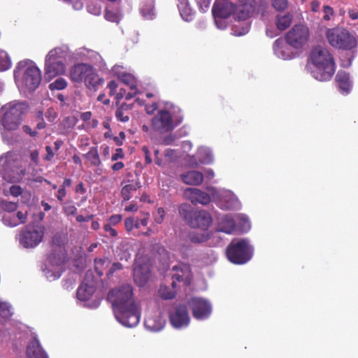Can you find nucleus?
Segmentation results:
<instances>
[{
  "instance_id": "0e129e2a",
  "label": "nucleus",
  "mask_w": 358,
  "mask_h": 358,
  "mask_svg": "<svg viewBox=\"0 0 358 358\" xmlns=\"http://www.w3.org/2000/svg\"><path fill=\"white\" fill-rule=\"evenodd\" d=\"M66 194V189H64V188H59L56 196L59 201H62L64 198L65 197Z\"/></svg>"
},
{
  "instance_id": "603ef678",
  "label": "nucleus",
  "mask_w": 358,
  "mask_h": 358,
  "mask_svg": "<svg viewBox=\"0 0 358 358\" xmlns=\"http://www.w3.org/2000/svg\"><path fill=\"white\" fill-rule=\"evenodd\" d=\"M201 10L205 11L210 5V0H196Z\"/></svg>"
},
{
  "instance_id": "2f4dec72",
  "label": "nucleus",
  "mask_w": 358,
  "mask_h": 358,
  "mask_svg": "<svg viewBox=\"0 0 358 358\" xmlns=\"http://www.w3.org/2000/svg\"><path fill=\"white\" fill-rule=\"evenodd\" d=\"M68 242V238L66 233L57 232L52 238V245L58 247L59 249L64 246Z\"/></svg>"
},
{
  "instance_id": "de8ad7c7",
  "label": "nucleus",
  "mask_w": 358,
  "mask_h": 358,
  "mask_svg": "<svg viewBox=\"0 0 358 358\" xmlns=\"http://www.w3.org/2000/svg\"><path fill=\"white\" fill-rule=\"evenodd\" d=\"M9 193L14 197H17L22 193V189L19 185H12L9 189Z\"/></svg>"
},
{
  "instance_id": "4d7b16f0",
  "label": "nucleus",
  "mask_w": 358,
  "mask_h": 358,
  "mask_svg": "<svg viewBox=\"0 0 358 358\" xmlns=\"http://www.w3.org/2000/svg\"><path fill=\"white\" fill-rule=\"evenodd\" d=\"M124 157V153L121 148H117L115 154L112 155L111 159L112 161H116L118 159H122Z\"/></svg>"
},
{
  "instance_id": "5701e85b",
  "label": "nucleus",
  "mask_w": 358,
  "mask_h": 358,
  "mask_svg": "<svg viewBox=\"0 0 358 358\" xmlns=\"http://www.w3.org/2000/svg\"><path fill=\"white\" fill-rule=\"evenodd\" d=\"M235 229V222L229 215L220 217L218 220L217 231L231 234Z\"/></svg>"
},
{
  "instance_id": "774afa93",
  "label": "nucleus",
  "mask_w": 358,
  "mask_h": 358,
  "mask_svg": "<svg viewBox=\"0 0 358 358\" xmlns=\"http://www.w3.org/2000/svg\"><path fill=\"white\" fill-rule=\"evenodd\" d=\"M348 14H349V16H350L352 20H357V19H358V10H355V9H350V10H348Z\"/></svg>"
},
{
  "instance_id": "864d4df0",
  "label": "nucleus",
  "mask_w": 358,
  "mask_h": 358,
  "mask_svg": "<svg viewBox=\"0 0 358 358\" xmlns=\"http://www.w3.org/2000/svg\"><path fill=\"white\" fill-rule=\"evenodd\" d=\"M157 213L158 216L155 218V222L158 224H160L164 220L165 212L162 208H159L157 210Z\"/></svg>"
},
{
  "instance_id": "9b49d317",
  "label": "nucleus",
  "mask_w": 358,
  "mask_h": 358,
  "mask_svg": "<svg viewBox=\"0 0 358 358\" xmlns=\"http://www.w3.org/2000/svg\"><path fill=\"white\" fill-rule=\"evenodd\" d=\"M178 123H175L167 110H160L152 119V128L156 132L164 134L172 131Z\"/></svg>"
},
{
  "instance_id": "a211bd4d",
  "label": "nucleus",
  "mask_w": 358,
  "mask_h": 358,
  "mask_svg": "<svg viewBox=\"0 0 358 358\" xmlns=\"http://www.w3.org/2000/svg\"><path fill=\"white\" fill-rule=\"evenodd\" d=\"M212 218L210 214L206 210L195 212L189 225L194 228L206 229L211 224Z\"/></svg>"
},
{
  "instance_id": "20e7f679",
  "label": "nucleus",
  "mask_w": 358,
  "mask_h": 358,
  "mask_svg": "<svg viewBox=\"0 0 358 358\" xmlns=\"http://www.w3.org/2000/svg\"><path fill=\"white\" fill-rule=\"evenodd\" d=\"M15 79L20 78L22 87L32 92L40 85L41 73L40 69L29 60L21 61L14 71Z\"/></svg>"
},
{
  "instance_id": "052dcab7",
  "label": "nucleus",
  "mask_w": 358,
  "mask_h": 358,
  "mask_svg": "<svg viewBox=\"0 0 358 358\" xmlns=\"http://www.w3.org/2000/svg\"><path fill=\"white\" fill-rule=\"evenodd\" d=\"M142 150L145 155V162L147 164H150L152 162V159L150 157L148 148L146 146H143L142 148Z\"/></svg>"
},
{
  "instance_id": "dca6fc26",
  "label": "nucleus",
  "mask_w": 358,
  "mask_h": 358,
  "mask_svg": "<svg viewBox=\"0 0 358 358\" xmlns=\"http://www.w3.org/2000/svg\"><path fill=\"white\" fill-rule=\"evenodd\" d=\"M255 10V0H245L243 3L234 6V16L238 20H245Z\"/></svg>"
},
{
  "instance_id": "0eeeda50",
  "label": "nucleus",
  "mask_w": 358,
  "mask_h": 358,
  "mask_svg": "<svg viewBox=\"0 0 358 358\" xmlns=\"http://www.w3.org/2000/svg\"><path fill=\"white\" fill-rule=\"evenodd\" d=\"M227 255L230 262L237 264H243L250 259L252 248L245 239L234 240L228 246Z\"/></svg>"
},
{
  "instance_id": "a878e982",
  "label": "nucleus",
  "mask_w": 358,
  "mask_h": 358,
  "mask_svg": "<svg viewBox=\"0 0 358 358\" xmlns=\"http://www.w3.org/2000/svg\"><path fill=\"white\" fill-rule=\"evenodd\" d=\"M287 47L285 45L282 38H278L273 43V50L275 55L283 59H291V55L287 52Z\"/></svg>"
},
{
  "instance_id": "a18cd8bd",
  "label": "nucleus",
  "mask_w": 358,
  "mask_h": 358,
  "mask_svg": "<svg viewBox=\"0 0 358 358\" xmlns=\"http://www.w3.org/2000/svg\"><path fill=\"white\" fill-rule=\"evenodd\" d=\"M63 211L66 215H75L77 212V208L71 203H65L63 206Z\"/></svg>"
},
{
  "instance_id": "423d86ee",
  "label": "nucleus",
  "mask_w": 358,
  "mask_h": 358,
  "mask_svg": "<svg viewBox=\"0 0 358 358\" xmlns=\"http://www.w3.org/2000/svg\"><path fill=\"white\" fill-rule=\"evenodd\" d=\"M326 36L329 43L336 49L350 50L357 45L355 35L343 28L329 29L327 31Z\"/></svg>"
},
{
  "instance_id": "7c9ffc66",
  "label": "nucleus",
  "mask_w": 358,
  "mask_h": 358,
  "mask_svg": "<svg viewBox=\"0 0 358 358\" xmlns=\"http://www.w3.org/2000/svg\"><path fill=\"white\" fill-rule=\"evenodd\" d=\"M292 20V16L289 13L283 15H278L276 17V27L280 31L286 29Z\"/></svg>"
},
{
  "instance_id": "e433bc0d",
  "label": "nucleus",
  "mask_w": 358,
  "mask_h": 358,
  "mask_svg": "<svg viewBox=\"0 0 358 358\" xmlns=\"http://www.w3.org/2000/svg\"><path fill=\"white\" fill-rule=\"evenodd\" d=\"M66 86H67L66 81L62 78H59L56 80H55L53 83H52L49 85V88L51 90H61L64 89Z\"/></svg>"
},
{
  "instance_id": "c85d7f7f",
  "label": "nucleus",
  "mask_w": 358,
  "mask_h": 358,
  "mask_svg": "<svg viewBox=\"0 0 358 358\" xmlns=\"http://www.w3.org/2000/svg\"><path fill=\"white\" fill-rule=\"evenodd\" d=\"M178 7L182 19L185 21H190L192 20V10L189 7L187 0H180Z\"/></svg>"
},
{
  "instance_id": "3c124183",
  "label": "nucleus",
  "mask_w": 358,
  "mask_h": 358,
  "mask_svg": "<svg viewBox=\"0 0 358 358\" xmlns=\"http://www.w3.org/2000/svg\"><path fill=\"white\" fill-rule=\"evenodd\" d=\"M323 12L324 13V19L325 20H329L330 19V16L334 13L333 8L329 6H324L323 8Z\"/></svg>"
},
{
  "instance_id": "2eb2a0df",
  "label": "nucleus",
  "mask_w": 358,
  "mask_h": 358,
  "mask_svg": "<svg viewBox=\"0 0 358 358\" xmlns=\"http://www.w3.org/2000/svg\"><path fill=\"white\" fill-rule=\"evenodd\" d=\"M215 24L218 25V19H226L231 14L234 15V6L231 2L216 1L212 9Z\"/></svg>"
},
{
  "instance_id": "58836bf2",
  "label": "nucleus",
  "mask_w": 358,
  "mask_h": 358,
  "mask_svg": "<svg viewBox=\"0 0 358 358\" xmlns=\"http://www.w3.org/2000/svg\"><path fill=\"white\" fill-rule=\"evenodd\" d=\"M122 81L129 86L131 90H136V83L134 76L130 74L123 75L122 77Z\"/></svg>"
},
{
  "instance_id": "ea45409f",
  "label": "nucleus",
  "mask_w": 358,
  "mask_h": 358,
  "mask_svg": "<svg viewBox=\"0 0 358 358\" xmlns=\"http://www.w3.org/2000/svg\"><path fill=\"white\" fill-rule=\"evenodd\" d=\"M271 3L273 8L278 11L284 10L288 6L287 0H271Z\"/></svg>"
},
{
  "instance_id": "49530a36",
  "label": "nucleus",
  "mask_w": 358,
  "mask_h": 358,
  "mask_svg": "<svg viewBox=\"0 0 358 358\" xmlns=\"http://www.w3.org/2000/svg\"><path fill=\"white\" fill-rule=\"evenodd\" d=\"M105 18L107 20L113 22H118L119 20H120V16L117 13L108 10L105 13Z\"/></svg>"
},
{
  "instance_id": "79ce46f5",
  "label": "nucleus",
  "mask_w": 358,
  "mask_h": 358,
  "mask_svg": "<svg viewBox=\"0 0 358 358\" xmlns=\"http://www.w3.org/2000/svg\"><path fill=\"white\" fill-rule=\"evenodd\" d=\"M1 207L4 210L8 212H13L17 209V204L16 202L2 201Z\"/></svg>"
},
{
  "instance_id": "6e6d98bb",
  "label": "nucleus",
  "mask_w": 358,
  "mask_h": 358,
  "mask_svg": "<svg viewBox=\"0 0 358 358\" xmlns=\"http://www.w3.org/2000/svg\"><path fill=\"white\" fill-rule=\"evenodd\" d=\"M45 150L47 152V155L44 157V160L50 161L54 157V152L50 146L47 145L45 147Z\"/></svg>"
},
{
  "instance_id": "e2e57ef3",
  "label": "nucleus",
  "mask_w": 358,
  "mask_h": 358,
  "mask_svg": "<svg viewBox=\"0 0 358 358\" xmlns=\"http://www.w3.org/2000/svg\"><path fill=\"white\" fill-rule=\"evenodd\" d=\"M141 12L142 13L143 15L147 17H151L152 15H153L152 13V8L150 7L149 9H147L144 7L141 8Z\"/></svg>"
},
{
  "instance_id": "8fccbe9b",
  "label": "nucleus",
  "mask_w": 358,
  "mask_h": 358,
  "mask_svg": "<svg viewBox=\"0 0 358 358\" xmlns=\"http://www.w3.org/2000/svg\"><path fill=\"white\" fill-rule=\"evenodd\" d=\"M103 229L110 236L115 237L117 235V231L113 229L109 224H105Z\"/></svg>"
},
{
  "instance_id": "cd10ccee",
  "label": "nucleus",
  "mask_w": 358,
  "mask_h": 358,
  "mask_svg": "<svg viewBox=\"0 0 358 358\" xmlns=\"http://www.w3.org/2000/svg\"><path fill=\"white\" fill-rule=\"evenodd\" d=\"M139 181L133 182L131 184L126 185L121 189V195L124 201H129L131 197V192L141 187Z\"/></svg>"
},
{
  "instance_id": "338daca9",
  "label": "nucleus",
  "mask_w": 358,
  "mask_h": 358,
  "mask_svg": "<svg viewBox=\"0 0 358 358\" xmlns=\"http://www.w3.org/2000/svg\"><path fill=\"white\" fill-rule=\"evenodd\" d=\"M38 150H33L31 152V155H30V157H31V159L35 163V164H38Z\"/></svg>"
},
{
  "instance_id": "680f3d73",
  "label": "nucleus",
  "mask_w": 358,
  "mask_h": 358,
  "mask_svg": "<svg viewBox=\"0 0 358 358\" xmlns=\"http://www.w3.org/2000/svg\"><path fill=\"white\" fill-rule=\"evenodd\" d=\"M175 138H174V136H172V135H167L166 136H165L163 140H162V144L164 145H171L173 141H174Z\"/></svg>"
},
{
  "instance_id": "bb28decb",
  "label": "nucleus",
  "mask_w": 358,
  "mask_h": 358,
  "mask_svg": "<svg viewBox=\"0 0 358 358\" xmlns=\"http://www.w3.org/2000/svg\"><path fill=\"white\" fill-rule=\"evenodd\" d=\"M84 82L89 89H95L103 83V80L99 77L94 69L92 67L89 75Z\"/></svg>"
},
{
  "instance_id": "4468645a",
  "label": "nucleus",
  "mask_w": 358,
  "mask_h": 358,
  "mask_svg": "<svg viewBox=\"0 0 358 358\" xmlns=\"http://www.w3.org/2000/svg\"><path fill=\"white\" fill-rule=\"evenodd\" d=\"M173 271L175 273L172 275L171 286L175 288L176 286V281L183 282L185 286H187L191 282V271L189 266L185 264H178L173 266Z\"/></svg>"
},
{
  "instance_id": "aec40b11",
  "label": "nucleus",
  "mask_w": 358,
  "mask_h": 358,
  "mask_svg": "<svg viewBox=\"0 0 358 358\" xmlns=\"http://www.w3.org/2000/svg\"><path fill=\"white\" fill-rule=\"evenodd\" d=\"M27 358H48V354L36 337L29 342L27 346Z\"/></svg>"
},
{
  "instance_id": "f03ea898",
  "label": "nucleus",
  "mask_w": 358,
  "mask_h": 358,
  "mask_svg": "<svg viewBox=\"0 0 358 358\" xmlns=\"http://www.w3.org/2000/svg\"><path fill=\"white\" fill-rule=\"evenodd\" d=\"M310 60L315 66L313 76L317 80H330L335 73V62L329 50L322 46L313 48L310 53Z\"/></svg>"
},
{
  "instance_id": "39448f33",
  "label": "nucleus",
  "mask_w": 358,
  "mask_h": 358,
  "mask_svg": "<svg viewBox=\"0 0 358 358\" xmlns=\"http://www.w3.org/2000/svg\"><path fill=\"white\" fill-rule=\"evenodd\" d=\"M69 53L67 47H57L51 50L45 57V79L48 81L65 71L64 60Z\"/></svg>"
},
{
  "instance_id": "1a4fd4ad",
  "label": "nucleus",
  "mask_w": 358,
  "mask_h": 358,
  "mask_svg": "<svg viewBox=\"0 0 358 358\" xmlns=\"http://www.w3.org/2000/svg\"><path fill=\"white\" fill-rule=\"evenodd\" d=\"M44 227L41 226H27L21 229L18 236L20 245L24 248H35L42 242Z\"/></svg>"
},
{
  "instance_id": "bf43d9fd",
  "label": "nucleus",
  "mask_w": 358,
  "mask_h": 358,
  "mask_svg": "<svg viewBox=\"0 0 358 358\" xmlns=\"http://www.w3.org/2000/svg\"><path fill=\"white\" fill-rule=\"evenodd\" d=\"M143 215L144 216H143V218H141V219H136V220H138V222L139 227L141 226L145 227L148 224V218L150 217V215H149V213H144Z\"/></svg>"
},
{
  "instance_id": "4be33fe9",
  "label": "nucleus",
  "mask_w": 358,
  "mask_h": 358,
  "mask_svg": "<svg viewBox=\"0 0 358 358\" xmlns=\"http://www.w3.org/2000/svg\"><path fill=\"white\" fill-rule=\"evenodd\" d=\"M89 273H86L85 281L87 280ZM95 292V286L93 282H83L78 288L77 297L80 301L88 300Z\"/></svg>"
},
{
  "instance_id": "f257e3e1",
  "label": "nucleus",
  "mask_w": 358,
  "mask_h": 358,
  "mask_svg": "<svg viewBox=\"0 0 358 358\" xmlns=\"http://www.w3.org/2000/svg\"><path fill=\"white\" fill-rule=\"evenodd\" d=\"M133 290L129 285H124L111 290L108 299L113 307L117 320L123 326L133 327L140 320V310L132 298Z\"/></svg>"
},
{
  "instance_id": "c03bdc74",
  "label": "nucleus",
  "mask_w": 358,
  "mask_h": 358,
  "mask_svg": "<svg viewBox=\"0 0 358 358\" xmlns=\"http://www.w3.org/2000/svg\"><path fill=\"white\" fill-rule=\"evenodd\" d=\"M153 323L154 320L151 318H148L145 321V325L146 328L149 329L150 330L153 331H157L162 329V324H159L158 325H155Z\"/></svg>"
},
{
  "instance_id": "f8f14e48",
  "label": "nucleus",
  "mask_w": 358,
  "mask_h": 358,
  "mask_svg": "<svg viewBox=\"0 0 358 358\" xmlns=\"http://www.w3.org/2000/svg\"><path fill=\"white\" fill-rule=\"evenodd\" d=\"M188 304L194 317L197 320H205L211 314L212 306L209 301L204 299L192 298L189 301Z\"/></svg>"
},
{
  "instance_id": "72a5a7b5",
  "label": "nucleus",
  "mask_w": 358,
  "mask_h": 358,
  "mask_svg": "<svg viewBox=\"0 0 358 358\" xmlns=\"http://www.w3.org/2000/svg\"><path fill=\"white\" fill-rule=\"evenodd\" d=\"M110 264L108 259H96L94 260V269L99 276L103 274V271L108 268Z\"/></svg>"
},
{
  "instance_id": "ddd939ff",
  "label": "nucleus",
  "mask_w": 358,
  "mask_h": 358,
  "mask_svg": "<svg viewBox=\"0 0 358 358\" xmlns=\"http://www.w3.org/2000/svg\"><path fill=\"white\" fill-rule=\"evenodd\" d=\"M190 321L187 307L184 305L177 306L170 314V322L173 327L177 329L187 327Z\"/></svg>"
},
{
  "instance_id": "c9c22d12",
  "label": "nucleus",
  "mask_w": 358,
  "mask_h": 358,
  "mask_svg": "<svg viewBox=\"0 0 358 358\" xmlns=\"http://www.w3.org/2000/svg\"><path fill=\"white\" fill-rule=\"evenodd\" d=\"M13 314L12 308L10 304L0 300V315L7 318Z\"/></svg>"
},
{
  "instance_id": "13d9d810",
  "label": "nucleus",
  "mask_w": 358,
  "mask_h": 358,
  "mask_svg": "<svg viewBox=\"0 0 358 358\" xmlns=\"http://www.w3.org/2000/svg\"><path fill=\"white\" fill-rule=\"evenodd\" d=\"M122 268V265L120 263H113L109 269L108 275H112L115 271Z\"/></svg>"
},
{
  "instance_id": "393cba45",
  "label": "nucleus",
  "mask_w": 358,
  "mask_h": 358,
  "mask_svg": "<svg viewBox=\"0 0 358 358\" xmlns=\"http://www.w3.org/2000/svg\"><path fill=\"white\" fill-rule=\"evenodd\" d=\"M150 276L149 268L147 266H136L134 268V278L139 286H143Z\"/></svg>"
},
{
  "instance_id": "09e8293b",
  "label": "nucleus",
  "mask_w": 358,
  "mask_h": 358,
  "mask_svg": "<svg viewBox=\"0 0 358 358\" xmlns=\"http://www.w3.org/2000/svg\"><path fill=\"white\" fill-rule=\"evenodd\" d=\"M17 217L18 218L19 222H15L13 224H10V225L11 227H15V226H17L18 224H20L21 223H24L26 222V220H27V214L22 213V211H18L17 213Z\"/></svg>"
},
{
  "instance_id": "4c0bfd02",
  "label": "nucleus",
  "mask_w": 358,
  "mask_h": 358,
  "mask_svg": "<svg viewBox=\"0 0 358 358\" xmlns=\"http://www.w3.org/2000/svg\"><path fill=\"white\" fill-rule=\"evenodd\" d=\"M128 108L127 105H121L120 108H118L115 112V116L117 119L122 122H127L129 120V117L128 114H126L124 110V108Z\"/></svg>"
},
{
  "instance_id": "f3484780",
  "label": "nucleus",
  "mask_w": 358,
  "mask_h": 358,
  "mask_svg": "<svg viewBox=\"0 0 358 358\" xmlns=\"http://www.w3.org/2000/svg\"><path fill=\"white\" fill-rule=\"evenodd\" d=\"M185 194L193 204L200 203L206 205L210 201V197L208 194L197 188H187Z\"/></svg>"
},
{
  "instance_id": "9d476101",
  "label": "nucleus",
  "mask_w": 358,
  "mask_h": 358,
  "mask_svg": "<svg viewBox=\"0 0 358 358\" xmlns=\"http://www.w3.org/2000/svg\"><path fill=\"white\" fill-rule=\"evenodd\" d=\"M310 31L305 24L294 25L286 34L287 43L292 47L299 49L306 44L309 39Z\"/></svg>"
},
{
  "instance_id": "c756f323",
  "label": "nucleus",
  "mask_w": 358,
  "mask_h": 358,
  "mask_svg": "<svg viewBox=\"0 0 358 358\" xmlns=\"http://www.w3.org/2000/svg\"><path fill=\"white\" fill-rule=\"evenodd\" d=\"M178 212L180 216L189 224L194 213L192 212V206L187 203H182L179 206Z\"/></svg>"
},
{
  "instance_id": "69168bd1",
  "label": "nucleus",
  "mask_w": 358,
  "mask_h": 358,
  "mask_svg": "<svg viewBox=\"0 0 358 358\" xmlns=\"http://www.w3.org/2000/svg\"><path fill=\"white\" fill-rule=\"evenodd\" d=\"M158 105L157 103H153L150 106H146L145 110L148 114H152L157 110Z\"/></svg>"
},
{
  "instance_id": "f704fd0d",
  "label": "nucleus",
  "mask_w": 358,
  "mask_h": 358,
  "mask_svg": "<svg viewBox=\"0 0 358 358\" xmlns=\"http://www.w3.org/2000/svg\"><path fill=\"white\" fill-rule=\"evenodd\" d=\"M199 160L202 163H210L213 161V157L210 151L206 148H201L198 152Z\"/></svg>"
},
{
  "instance_id": "6ab92c4d",
  "label": "nucleus",
  "mask_w": 358,
  "mask_h": 358,
  "mask_svg": "<svg viewBox=\"0 0 358 358\" xmlns=\"http://www.w3.org/2000/svg\"><path fill=\"white\" fill-rule=\"evenodd\" d=\"M92 66L86 64H76L71 70V78L76 83L85 81L89 75Z\"/></svg>"
},
{
  "instance_id": "a19ab883",
  "label": "nucleus",
  "mask_w": 358,
  "mask_h": 358,
  "mask_svg": "<svg viewBox=\"0 0 358 358\" xmlns=\"http://www.w3.org/2000/svg\"><path fill=\"white\" fill-rule=\"evenodd\" d=\"M168 287L166 286H161L159 289V293L160 296L165 299H171L175 296V293L171 291L168 290Z\"/></svg>"
},
{
  "instance_id": "473e14b6",
  "label": "nucleus",
  "mask_w": 358,
  "mask_h": 358,
  "mask_svg": "<svg viewBox=\"0 0 358 358\" xmlns=\"http://www.w3.org/2000/svg\"><path fill=\"white\" fill-rule=\"evenodd\" d=\"M85 157L93 166H99L101 163L96 148H91Z\"/></svg>"
},
{
  "instance_id": "5fc2aeb1",
  "label": "nucleus",
  "mask_w": 358,
  "mask_h": 358,
  "mask_svg": "<svg viewBox=\"0 0 358 358\" xmlns=\"http://www.w3.org/2000/svg\"><path fill=\"white\" fill-rule=\"evenodd\" d=\"M250 29V24L246 23L244 27H243L242 31H238L237 29H234V35L236 36H242L247 34Z\"/></svg>"
},
{
  "instance_id": "412c9836",
  "label": "nucleus",
  "mask_w": 358,
  "mask_h": 358,
  "mask_svg": "<svg viewBox=\"0 0 358 358\" xmlns=\"http://www.w3.org/2000/svg\"><path fill=\"white\" fill-rule=\"evenodd\" d=\"M336 81L342 94H348L352 88V83L348 73L339 71L336 76Z\"/></svg>"
},
{
  "instance_id": "7ed1b4c3",
  "label": "nucleus",
  "mask_w": 358,
  "mask_h": 358,
  "mask_svg": "<svg viewBox=\"0 0 358 358\" xmlns=\"http://www.w3.org/2000/svg\"><path fill=\"white\" fill-rule=\"evenodd\" d=\"M1 118V134L3 138L8 137L10 132L19 127L22 121V115L27 110V106L23 102H10L3 106Z\"/></svg>"
},
{
  "instance_id": "6e6552de",
  "label": "nucleus",
  "mask_w": 358,
  "mask_h": 358,
  "mask_svg": "<svg viewBox=\"0 0 358 358\" xmlns=\"http://www.w3.org/2000/svg\"><path fill=\"white\" fill-rule=\"evenodd\" d=\"M65 259L66 253L63 249L52 250L49 255L43 269L44 275L49 280H55L61 276Z\"/></svg>"
},
{
  "instance_id": "b1692460",
  "label": "nucleus",
  "mask_w": 358,
  "mask_h": 358,
  "mask_svg": "<svg viewBox=\"0 0 358 358\" xmlns=\"http://www.w3.org/2000/svg\"><path fill=\"white\" fill-rule=\"evenodd\" d=\"M182 181L189 185H199L203 180V174L198 171H189L180 175Z\"/></svg>"
},
{
  "instance_id": "37998d69",
  "label": "nucleus",
  "mask_w": 358,
  "mask_h": 358,
  "mask_svg": "<svg viewBox=\"0 0 358 358\" xmlns=\"http://www.w3.org/2000/svg\"><path fill=\"white\" fill-rule=\"evenodd\" d=\"M125 227L127 231H131L135 227L139 228V224L138 220H135L134 217H128L124 221Z\"/></svg>"
}]
</instances>
